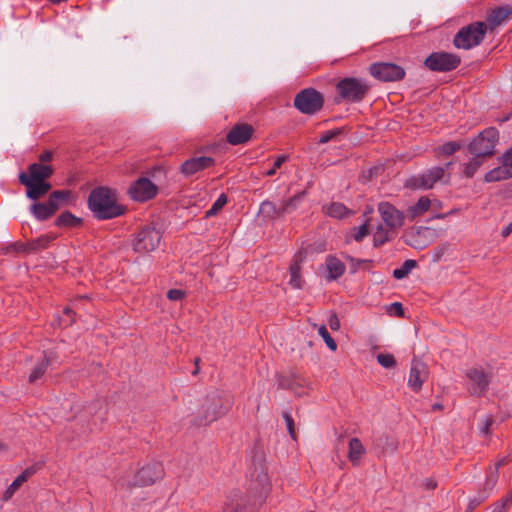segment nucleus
<instances>
[{
    "mask_svg": "<svg viewBox=\"0 0 512 512\" xmlns=\"http://www.w3.org/2000/svg\"><path fill=\"white\" fill-rule=\"evenodd\" d=\"M88 207L99 221L114 219L127 211L126 206L119 201L117 192L105 186L96 187L90 192Z\"/></svg>",
    "mask_w": 512,
    "mask_h": 512,
    "instance_id": "obj_1",
    "label": "nucleus"
},
{
    "mask_svg": "<svg viewBox=\"0 0 512 512\" xmlns=\"http://www.w3.org/2000/svg\"><path fill=\"white\" fill-rule=\"evenodd\" d=\"M51 165L32 163L27 171L19 174V182L26 187V196L31 200H38L51 190V184L47 182L53 175Z\"/></svg>",
    "mask_w": 512,
    "mask_h": 512,
    "instance_id": "obj_2",
    "label": "nucleus"
},
{
    "mask_svg": "<svg viewBox=\"0 0 512 512\" xmlns=\"http://www.w3.org/2000/svg\"><path fill=\"white\" fill-rule=\"evenodd\" d=\"M229 409L230 404L219 393L208 394L198 411L194 424L199 427L207 426L224 416Z\"/></svg>",
    "mask_w": 512,
    "mask_h": 512,
    "instance_id": "obj_3",
    "label": "nucleus"
},
{
    "mask_svg": "<svg viewBox=\"0 0 512 512\" xmlns=\"http://www.w3.org/2000/svg\"><path fill=\"white\" fill-rule=\"evenodd\" d=\"M443 232L433 226H408L403 238L407 245L415 249H424L433 243Z\"/></svg>",
    "mask_w": 512,
    "mask_h": 512,
    "instance_id": "obj_4",
    "label": "nucleus"
},
{
    "mask_svg": "<svg viewBox=\"0 0 512 512\" xmlns=\"http://www.w3.org/2000/svg\"><path fill=\"white\" fill-rule=\"evenodd\" d=\"M337 92L343 101L360 102L369 90V85L364 79L346 77L336 85Z\"/></svg>",
    "mask_w": 512,
    "mask_h": 512,
    "instance_id": "obj_5",
    "label": "nucleus"
},
{
    "mask_svg": "<svg viewBox=\"0 0 512 512\" xmlns=\"http://www.w3.org/2000/svg\"><path fill=\"white\" fill-rule=\"evenodd\" d=\"M486 34V24L484 22H474L460 29L454 37V45L459 49H471L478 46Z\"/></svg>",
    "mask_w": 512,
    "mask_h": 512,
    "instance_id": "obj_6",
    "label": "nucleus"
},
{
    "mask_svg": "<svg viewBox=\"0 0 512 512\" xmlns=\"http://www.w3.org/2000/svg\"><path fill=\"white\" fill-rule=\"evenodd\" d=\"M499 133L496 128L490 127L482 131L469 144V151L477 157H487L494 154L495 145L498 141Z\"/></svg>",
    "mask_w": 512,
    "mask_h": 512,
    "instance_id": "obj_7",
    "label": "nucleus"
},
{
    "mask_svg": "<svg viewBox=\"0 0 512 512\" xmlns=\"http://www.w3.org/2000/svg\"><path fill=\"white\" fill-rule=\"evenodd\" d=\"M452 163H447L444 166H436L428 169L422 174L412 176L407 181V185L413 189H430L437 182L448 178L447 169Z\"/></svg>",
    "mask_w": 512,
    "mask_h": 512,
    "instance_id": "obj_8",
    "label": "nucleus"
},
{
    "mask_svg": "<svg viewBox=\"0 0 512 512\" xmlns=\"http://www.w3.org/2000/svg\"><path fill=\"white\" fill-rule=\"evenodd\" d=\"M323 95L314 88L301 90L294 99V106L303 114L312 115L321 110Z\"/></svg>",
    "mask_w": 512,
    "mask_h": 512,
    "instance_id": "obj_9",
    "label": "nucleus"
},
{
    "mask_svg": "<svg viewBox=\"0 0 512 512\" xmlns=\"http://www.w3.org/2000/svg\"><path fill=\"white\" fill-rule=\"evenodd\" d=\"M162 231L156 226H145L137 234L134 242V251L139 253H148L154 251L161 240Z\"/></svg>",
    "mask_w": 512,
    "mask_h": 512,
    "instance_id": "obj_10",
    "label": "nucleus"
},
{
    "mask_svg": "<svg viewBox=\"0 0 512 512\" xmlns=\"http://www.w3.org/2000/svg\"><path fill=\"white\" fill-rule=\"evenodd\" d=\"M424 63L432 71L447 72L458 67L460 58L453 53L434 52L426 58Z\"/></svg>",
    "mask_w": 512,
    "mask_h": 512,
    "instance_id": "obj_11",
    "label": "nucleus"
},
{
    "mask_svg": "<svg viewBox=\"0 0 512 512\" xmlns=\"http://www.w3.org/2000/svg\"><path fill=\"white\" fill-rule=\"evenodd\" d=\"M165 475L163 465L159 462L149 463L140 468L130 487H144L154 484L157 480H161Z\"/></svg>",
    "mask_w": 512,
    "mask_h": 512,
    "instance_id": "obj_12",
    "label": "nucleus"
},
{
    "mask_svg": "<svg viewBox=\"0 0 512 512\" xmlns=\"http://www.w3.org/2000/svg\"><path fill=\"white\" fill-rule=\"evenodd\" d=\"M306 195V192L303 191L294 197H292L285 205L281 207H277L275 203L271 201H264L260 205L259 213L266 221L277 220L280 216L289 211L291 207L295 208L297 203L300 202Z\"/></svg>",
    "mask_w": 512,
    "mask_h": 512,
    "instance_id": "obj_13",
    "label": "nucleus"
},
{
    "mask_svg": "<svg viewBox=\"0 0 512 512\" xmlns=\"http://www.w3.org/2000/svg\"><path fill=\"white\" fill-rule=\"evenodd\" d=\"M369 70L374 78L384 82L398 81L405 76L404 69L394 63H374L370 66Z\"/></svg>",
    "mask_w": 512,
    "mask_h": 512,
    "instance_id": "obj_14",
    "label": "nucleus"
},
{
    "mask_svg": "<svg viewBox=\"0 0 512 512\" xmlns=\"http://www.w3.org/2000/svg\"><path fill=\"white\" fill-rule=\"evenodd\" d=\"M129 196L137 202H145L154 198L158 187L148 178L140 177L128 189Z\"/></svg>",
    "mask_w": 512,
    "mask_h": 512,
    "instance_id": "obj_15",
    "label": "nucleus"
},
{
    "mask_svg": "<svg viewBox=\"0 0 512 512\" xmlns=\"http://www.w3.org/2000/svg\"><path fill=\"white\" fill-rule=\"evenodd\" d=\"M56 233H46L38 237L37 239L31 240L29 242L23 243L20 241L14 242L8 247V250H13L15 252H37L43 250L48 247L49 243L54 241L57 238Z\"/></svg>",
    "mask_w": 512,
    "mask_h": 512,
    "instance_id": "obj_16",
    "label": "nucleus"
},
{
    "mask_svg": "<svg viewBox=\"0 0 512 512\" xmlns=\"http://www.w3.org/2000/svg\"><path fill=\"white\" fill-rule=\"evenodd\" d=\"M429 376L428 366L419 359L413 358L411 362L408 386L414 392H419Z\"/></svg>",
    "mask_w": 512,
    "mask_h": 512,
    "instance_id": "obj_17",
    "label": "nucleus"
},
{
    "mask_svg": "<svg viewBox=\"0 0 512 512\" xmlns=\"http://www.w3.org/2000/svg\"><path fill=\"white\" fill-rule=\"evenodd\" d=\"M466 376L470 381L469 392L472 395L480 396L488 390L490 377L483 369L472 368L467 371Z\"/></svg>",
    "mask_w": 512,
    "mask_h": 512,
    "instance_id": "obj_18",
    "label": "nucleus"
},
{
    "mask_svg": "<svg viewBox=\"0 0 512 512\" xmlns=\"http://www.w3.org/2000/svg\"><path fill=\"white\" fill-rule=\"evenodd\" d=\"M254 129L247 123H240L231 128L226 136V140L231 145H240L248 142Z\"/></svg>",
    "mask_w": 512,
    "mask_h": 512,
    "instance_id": "obj_19",
    "label": "nucleus"
},
{
    "mask_svg": "<svg viewBox=\"0 0 512 512\" xmlns=\"http://www.w3.org/2000/svg\"><path fill=\"white\" fill-rule=\"evenodd\" d=\"M215 160L212 157L200 156L186 160L181 166V172L186 176L214 166Z\"/></svg>",
    "mask_w": 512,
    "mask_h": 512,
    "instance_id": "obj_20",
    "label": "nucleus"
},
{
    "mask_svg": "<svg viewBox=\"0 0 512 512\" xmlns=\"http://www.w3.org/2000/svg\"><path fill=\"white\" fill-rule=\"evenodd\" d=\"M36 473V468L34 466H30L26 468L20 475H18L15 480L6 488L3 492L1 500L3 502H8L15 492L31 478Z\"/></svg>",
    "mask_w": 512,
    "mask_h": 512,
    "instance_id": "obj_21",
    "label": "nucleus"
},
{
    "mask_svg": "<svg viewBox=\"0 0 512 512\" xmlns=\"http://www.w3.org/2000/svg\"><path fill=\"white\" fill-rule=\"evenodd\" d=\"M512 15V6L506 5L493 9L486 18V29L494 30Z\"/></svg>",
    "mask_w": 512,
    "mask_h": 512,
    "instance_id": "obj_22",
    "label": "nucleus"
},
{
    "mask_svg": "<svg viewBox=\"0 0 512 512\" xmlns=\"http://www.w3.org/2000/svg\"><path fill=\"white\" fill-rule=\"evenodd\" d=\"M378 211L384 224H401L403 221V213L388 202H381Z\"/></svg>",
    "mask_w": 512,
    "mask_h": 512,
    "instance_id": "obj_23",
    "label": "nucleus"
},
{
    "mask_svg": "<svg viewBox=\"0 0 512 512\" xmlns=\"http://www.w3.org/2000/svg\"><path fill=\"white\" fill-rule=\"evenodd\" d=\"M325 266L328 272L327 279L329 281L339 279L345 272V265L335 256H328Z\"/></svg>",
    "mask_w": 512,
    "mask_h": 512,
    "instance_id": "obj_24",
    "label": "nucleus"
},
{
    "mask_svg": "<svg viewBox=\"0 0 512 512\" xmlns=\"http://www.w3.org/2000/svg\"><path fill=\"white\" fill-rule=\"evenodd\" d=\"M70 196L71 192L68 190H56L49 195L48 201L44 203L54 215L59 207L69 200Z\"/></svg>",
    "mask_w": 512,
    "mask_h": 512,
    "instance_id": "obj_25",
    "label": "nucleus"
},
{
    "mask_svg": "<svg viewBox=\"0 0 512 512\" xmlns=\"http://www.w3.org/2000/svg\"><path fill=\"white\" fill-rule=\"evenodd\" d=\"M365 454V448L359 438H351L348 444V459L354 465L360 464L361 457Z\"/></svg>",
    "mask_w": 512,
    "mask_h": 512,
    "instance_id": "obj_26",
    "label": "nucleus"
},
{
    "mask_svg": "<svg viewBox=\"0 0 512 512\" xmlns=\"http://www.w3.org/2000/svg\"><path fill=\"white\" fill-rule=\"evenodd\" d=\"M30 212L37 221H46L53 216L51 210L43 203H34L30 207Z\"/></svg>",
    "mask_w": 512,
    "mask_h": 512,
    "instance_id": "obj_27",
    "label": "nucleus"
},
{
    "mask_svg": "<svg viewBox=\"0 0 512 512\" xmlns=\"http://www.w3.org/2000/svg\"><path fill=\"white\" fill-rule=\"evenodd\" d=\"M511 174L504 169L503 165H500L492 170H490L485 175V180L487 182H497L511 178Z\"/></svg>",
    "mask_w": 512,
    "mask_h": 512,
    "instance_id": "obj_28",
    "label": "nucleus"
},
{
    "mask_svg": "<svg viewBox=\"0 0 512 512\" xmlns=\"http://www.w3.org/2000/svg\"><path fill=\"white\" fill-rule=\"evenodd\" d=\"M49 366V359L45 355L44 358L38 362L29 375V382L34 383L39 380L46 372Z\"/></svg>",
    "mask_w": 512,
    "mask_h": 512,
    "instance_id": "obj_29",
    "label": "nucleus"
},
{
    "mask_svg": "<svg viewBox=\"0 0 512 512\" xmlns=\"http://www.w3.org/2000/svg\"><path fill=\"white\" fill-rule=\"evenodd\" d=\"M417 266V262L413 259L406 260L401 267L394 269L393 277L396 279H403L407 277L413 268Z\"/></svg>",
    "mask_w": 512,
    "mask_h": 512,
    "instance_id": "obj_30",
    "label": "nucleus"
},
{
    "mask_svg": "<svg viewBox=\"0 0 512 512\" xmlns=\"http://www.w3.org/2000/svg\"><path fill=\"white\" fill-rule=\"evenodd\" d=\"M508 462H510L509 457H503L498 462H496L494 469L492 470V472L488 475V477L486 479V483H485L486 487H488L489 489H492L495 486L497 479H498V469L501 466L507 464Z\"/></svg>",
    "mask_w": 512,
    "mask_h": 512,
    "instance_id": "obj_31",
    "label": "nucleus"
},
{
    "mask_svg": "<svg viewBox=\"0 0 512 512\" xmlns=\"http://www.w3.org/2000/svg\"><path fill=\"white\" fill-rule=\"evenodd\" d=\"M326 213L335 219H342L346 214L349 213V210L342 203L336 202L330 204L327 207Z\"/></svg>",
    "mask_w": 512,
    "mask_h": 512,
    "instance_id": "obj_32",
    "label": "nucleus"
},
{
    "mask_svg": "<svg viewBox=\"0 0 512 512\" xmlns=\"http://www.w3.org/2000/svg\"><path fill=\"white\" fill-rule=\"evenodd\" d=\"M482 157L474 156L464 167V175L468 178L473 177L476 171L482 165Z\"/></svg>",
    "mask_w": 512,
    "mask_h": 512,
    "instance_id": "obj_33",
    "label": "nucleus"
},
{
    "mask_svg": "<svg viewBox=\"0 0 512 512\" xmlns=\"http://www.w3.org/2000/svg\"><path fill=\"white\" fill-rule=\"evenodd\" d=\"M290 285L293 288H301L300 267L297 263L290 266Z\"/></svg>",
    "mask_w": 512,
    "mask_h": 512,
    "instance_id": "obj_34",
    "label": "nucleus"
},
{
    "mask_svg": "<svg viewBox=\"0 0 512 512\" xmlns=\"http://www.w3.org/2000/svg\"><path fill=\"white\" fill-rule=\"evenodd\" d=\"M277 384L280 389L292 390L295 388V377L293 375H279Z\"/></svg>",
    "mask_w": 512,
    "mask_h": 512,
    "instance_id": "obj_35",
    "label": "nucleus"
},
{
    "mask_svg": "<svg viewBox=\"0 0 512 512\" xmlns=\"http://www.w3.org/2000/svg\"><path fill=\"white\" fill-rule=\"evenodd\" d=\"M318 333L319 335L323 338L324 342L326 343L327 347L332 350V351H336L337 349V344L335 342V340L331 337V335L329 334L326 326L324 325H321L318 329Z\"/></svg>",
    "mask_w": 512,
    "mask_h": 512,
    "instance_id": "obj_36",
    "label": "nucleus"
},
{
    "mask_svg": "<svg viewBox=\"0 0 512 512\" xmlns=\"http://www.w3.org/2000/svg\"><path fill=\"white\" fill-rule=\"evenodd\" d=\"M377 362L384 368H394L396 366L395 357L389 353H380L377 355Z\"/></svg>",
    "mask_w": 512,
    "mask_h": 512,
    "instance_id": "obj_37",
    "label": "nucleus"
},
{
    "mask_svg": "<svg viewBox=\"0 0 512 512\" xmlns=\"http://www.w3.org/2000/svg\"><path fill=\"white\" fill-rule=\"evenodd\" d=\"M430 200L427 197H421L418 202L411 208L413 215L422 214L426 212L430 207Z\"/></svg>",
    "mask_w": 512,
    "mask_h": 512,
    "instance_id": "obj_38",
    "label": "nucleus"
},
{
    "mask_svg": "<svg viewBox=\"0 0 512 512\" xmlns=\"http://www.w3.org/2000/svg\"><path fill=\"white\" fill-rule=\"evenodd\" d=\"M227 204V196L222 193L217 200L213 203L212 207L206 211V216L215 215L219 210H221Z\"/></svg>",
    "mask_w": 512,
    "mask_h": 512,
    "instance_id": "obj_39",
    "label": "nucleus"
},
{
    "mask_svg": "<svg viewBox=\"0 0 512 512\" xmlns=\"http://www.w3.org/2000/svg\"><path fill=\"white\" fill-rule=\"evenodd\" d=\"M461 147L460 143L458 142H447L439 147V153L443 155H451L457 150H459Z\"/></svg>",
    "mask_w": 512,
    "mask_h": 512,
    "instance_id": "obj_40",
    "label": "nucleus"
},
{
    "mask_svg": "<svg viewBox=\"0 0 512 512\" xmlns=\"http://www.w3.org/2000/svg\"><path fill=\"white\" fill-rule=\"evenodd\" d=\"M501 165H503L504 169L512 176V147L502 155Z\"/></svg>",
    "mask_w": 512,
    "mask_h": 512,
    "instance_id": "obj_41",
    "label": "nucleus"
},
{
    "mask_svg": "<svg viewBox=\"0 0 512 512\" xmlns=\"http://www.w3.org/2000/svg\"><path fill=\"white\" fill-rule=\"evenodd\" d=\"M283 418L286 422V426H287L289 435L291 436L292 439L296 440L295 425H294V420H293L291 414L288 412H284Z\"/></svg>",
    "mask_w": 512,
    "mask_h": 512,
    "instance_id": "obj_42",
    "label": "nucleus"
},
{
    "mask_svg": "<svg viewBox=\"0 0 512 512\" xmlns=\"http://www.w3.org/2000/svg\"><path fill=\"white\" fill-rule=\"evenodd\" d=\"M79 219H76L71 213L64 212L58 218L55 224H78Z\"/></svg>",
    "mask_w": 512,
    "mask_h": 512,
    "instance_id": "obj_43",
    "label": "nucleus"
},
{
    "mask_svg": "<svg viewBox=\"0 0 512 512\" xmlns=\"http://www.w3.org/2000/svg\"><path fill=\"white\" fill-rule=\"evenodd\" d=\"M288 159L287 156L281 155L276 158L274 161L272 167L266 172L267 176H273L276 174L277 170L282 166L284 162H286Z\"/></svg>",
    "mask_w": 512,
    "mask_h": 512,
    "instance_id": "obj_44",
    "label": "nucleus"
},
{
    "mask_svg": "<svg viewBox=\"0 0 512 512\" xmlns=\"http://www.w3.org/2000/svg\"><path fill=\"white\" fill-rule=\"evenodd\" d=\"M186 297V291L182 289H170L167 292V298L171 301H180Z\"/></svg>",
    "mask_w": 512,
    "mask_h": 512,
    "instance_id": "obj_45",
    "label": "nucleus"
},
{
    "mask_svg": "<svg viewBox=\"0 0 512 512\" xmlns=\"http://www.w3.org/2000/svg\"><path fill=\"white\" fill-rule=\"evenodd\" d=\"M339 133H340V131L338 129L325 131L324 133L321 134V136L319 138V143L320 144L328 143L333 138H335Z\"/></svg>",
    "mask_w": 512,
    "mask_h": 512,
    "instance_id": "obj_46",
    "label": "nucleus"
},
{
    "mask_svg": "<svg viewBox=\"0 0 512 512\" xmlns=\"http://www.w3.org/2000/svg\"><path fill=\"white\" fill-rule=\"evenodd\" d=\"M389 313L391 315H395V316H398V317H403L404 316V309H403V306L401 303L399 302H394L390 305V308H389Z\"/></svg>",
    "mask_w": 512,
    "mask_h": 512,
    "instance_id": "obj_47",
    "label": "nucleus"
},
{
    "mask_svg": "<svg viewBox=\"0 0 512 512\" xmlns=\"http://www.w3.org/2000/svg\"><path fill=\"white\" fill-rule=\"evenodd\" d=\"M493 423H494L493 418L491 416H486L482 420V424H481V427H480L481 433H483L484 435H488L490 433V428H491Z\"/></svg>",
    "mask_w": 512,
    "mask_h": 512,
    "instance_id": "obj_48",
    "label": "nucleus"
},
{
    "mask_svg": "<svg viewBox=\"0 0 512 512\" xmlns=\"http://www.w3.org/2000/svg\"><path fill=\"white\" fill-rule=\"evenodd\" d=\"M369 226H359L356 233L353 235V238L356 241H361L366 235L369 233Z\"/></svg>",
    "mask_w": 512,
    "mask_h": 512,
    "instance_id": "obj_49",
    "label": "nucleus"
},
{
    "mask_svg": "<svg viewBox=\"0 0 512 512\" xmlns=\"http://www.w3.org/2000/svg\"><path fill=\"white\" fill-rule=\"evenodd\" d=\"M63 315L67 317V319L62 320L65 326H69L74 322V312L70 308H65L63 310Z\"/></svg>",
    "mask_w": 512,
    "mask_h": 512,
    "instance_id": "obj_50",
    "label": "nucleus"
},
{
    "mask_svg": "<svg viewBox=\"0 0 512 512\" xmlns=\"http://www.w3.org/2000/svg\"><path fill=\"white\" fill-rule=\"evenodd\" d=\"M328 324L332 330H338L340 328V321L335 313L329 316Z\"/></svg>",
    "mask_w": 512,
    "mask_h": 512,
    "instance_id": "obj_51",
    "label": "nucleus"
},
{
    "mask_svg": "<svg viewBox=\"0 0 512 512\" xmlns=\"http://www.w3.org/2000/svg\"><path fill=\"white\" fill-rule=\"evenodd\" d=\"M51 159H52V152L51 151L46 150V151L42 152L39 155V161L41 162L40 164H46Z\"/></svg>",
    "mask_w": 512,
    "mask_h": 512,
    "instance_id": "obj_52",
    "label": "nucleus"
},
{
    "mask_svg": "<svg viewBox=\"0 0 512 512\" xmlns=\"http://www.w3.org/2000/svg\"><path fill=\"white\" fill-rule=\"evenodd\" d=\"M346 259L352 263V273H355L358 269L360 263L364 262L363 260L356 259L354 257L346 256Z\"/></svg>",
    "mask_w": 512,
    "mask_h": 512,
    "instance_id": "obj_53",
    "label": "nucleus"
},
{
    "mask_svg": "<svg viewBox=\"0 0 512 512\" xmlns=\"http://www.w3.org/2000/svg\"><path fill=\"white\" fill-rule=\"evenodd\" d=\"M499 502L506 508H509L510 505L512 504V491L510 490V492L505 497H503Z\"/></svg>",
    "mask_w": 512,
    "mask_h": 512,
    "instance_id": "obj_54",
    "label": "nucleus"
},
{
    "mask_svg": "<svg viewBox=\"0 0 512 512\" xmlns=\"http://www.w3.org/2000/svg\"><path fill=\"white\" fill-rule=\"evenodd\" d=\"M499 502L506 508H509L510 505L512 504V491L510 490V492L505 497H503Z\"/></svg>",
    "mask_w": 512,
    "mask_h": 512,
    "instance_id": "obj_55",
    "label": "nucleus"
},
{
    "mask_svg": "<svg viewBox=\"0 0 512 512\" xmlns=\"http://www.w3.org/2000/svg\"><path fill=\"white\" fill-rule=\"evenodd\" d=\"M224 512H244V508L237 504L236 506H227Z\"/></svg>",
    "mask_w": 512,
    "mask_h": 512,
    "instance_id": "obj_56",
    "label": "nucleus"
},
{
    "mask_svg": "<svg viewBox=\"0 0 512 512\" xmlns=\"http://www.w3.org/2000/svg\"><path fill=\"white\" fill-rule=\"evenodd\" d=\"M508 508H506L504 505H502L500 502L495 503L493 511L492 512H507Z\"/></svg>",
    "mask_w": 512,
    "mask_h": 512,
    "instance_id": "obj_57",
    "label": "nucleus"
},
{
    "mask_svg": "<svg viewBox=\"0 0 512 512\" xmlns=\"http://www.w3.org/2000/svg\"><path fill=\"white\" fill-rule=\"evenodd\" d=\"M512 232V226H505L503 230L501 231V235L503 238H506L510 235Z\"/></svg>",
    "mask_w": 512,
    "mask_h": 512,
    "instance_id": "obj_58",
    "label": "nucleus"
},
{
    "mask_svg": "<svg viewBox=\"0 0 512 512\" xmlns=\"http://www.w3.org/2000/svg\"><path fill=\"white\" fill-rule=\"evenodd\" d=\"M199 362H200V358L197 357V358L194 359L195 369L192 372V375H197L199 373V370H200Z\"/></svg>",
    "mask_w": 512,
    "mask_h": 512,
    "instance_id": "obj_59",
    "label": "nucleus"
},
{
    "mask_svg": "<svg viewBox=\"0 0 512 512\" xmlns=\"http://www.w3.org/2000/svg\"><path fill=\"white\" fill-rule=\"evenodd\" d=\"M436 486H437V484H436V482H435L434 480H432V479H428V480L426 481V487H427L428 489H435V488H436Z\"/></svg>",
    "mask_w": 512,
    "mask_h": 512,
    "instance_id": "obj_60",
    "label": "nucleus"
},
{
    "mask_svg": "<svg viewBox=\"0 0 512 512\" xmlns=\"http://www.w3.org/2000/svg\"><path fill=\"white\" fill-rule=\"evenodd\" d=\"M443 409V405L440 404V403H435L432 405V410L433 411H436V410H442Z\"/></svg>",
    "mask_w": 512,
    "mask_h": 512,
    "instance_id": "obj_61",
    "label": "nucleus"
},
{
    "mask_svg": "<svg viewBox=\"0 0 512 512\" xmlns=\"http://www.w3.org/2000/svg\"><path fill=\"white\" fill-rule=\"evenodd\" d=\"M373 211H374L373 207L368 206V207L366 208L365 212H364V215H365V216H367V215H369V214H372V213H373Z\"/></svg>",
    "mask_w": 512,
    "mask_h": 512,
    "instance_id": "obj_62",
    "label": "nucleus"
},
{
    "mask_svg": "<svg viewBox=\"0 0 512 512\" xmlns=\"http://www.w3.org/2000/svg\"><path fill=\"white\" fill-rule=\"evenodd\" d=\"M323 250H325L324 245H322V247H321L320 251H323Z\"/></svg>",
    "mask_w": 512,
    "mask_h": 512,
    "instance_id": "obj_63",
    "label": "nucleus"
},
{
    "mask_svg": "<svg viewBox=\"0 0 512 512\" xmlns=\"http://www.w3.org/2000/svg\"><path fill=\"white\" fill-rule=\"evenodd\" d=\"M3 449V445L0 444V451Z\"/></svg>",
    "mask_w": 512,
    "mask_h": 512,
    "instance_id": "obj_64",
    "label": "nucleus"
}]
</instances>
